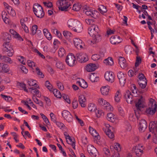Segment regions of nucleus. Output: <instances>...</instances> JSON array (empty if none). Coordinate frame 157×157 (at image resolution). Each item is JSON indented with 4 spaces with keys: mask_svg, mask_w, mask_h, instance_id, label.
<instances>
[{
    "mask_svg": "<svg viewBox=\"0 0 157 157\" xmlns=\"http://www.w3.org/2000/svg\"><path fill=\"white\" fill-rule=\"evenodd\" d=\"M98 103L99 105L102 106H107L109 103L107 102L102 98H99L98 100Z\"/></svg>",
    "mask_w": 157,
    "mask_h": 157,
    "instance_id": "nucleus-28",
    "label": "nucleus"
},
{
    "mask_svg": "<svg viewBox=\"0 0 157 157\" xmlns=\"http://www.w3.org/2000/svg\"><path fill=\"white\" fill-rule=\"evenodd\" d=\"M117 77L119 79L120 83L124 82L125 79L124 75L121 72L118 73Z\"/></svg>",
    "mask_w": 157,
    "mask_h": 157,
    "instance_id": "nucleus-31",
    "label": "nucleus"
},
{
    "mask_svg": "<svg viewBox=\"0 0 157 157\" xmlns=\"http://www.w3.org/2000/svg\"><path fill=\"white\" fill-rule=\"evenodd\" d=\"M63 34L66 38H67L68 36H71V33L68 31H64L63 33Z\"/></svg>",
    "mask_w": 157,
    "mask_h": 157,
    "instance_id": "nucleus-59",
    "label": "nucleus"
},
{
    "mask_svg": "<svg viewBox=\"0 0 157 157\" xmlns=\"http://www.w3.org/2000/svg\"><path fill=\"white\" fill-rule=\"evenodd\" d=\"M141 59L140 57L138 56L136 57L135 66L136 67L138 66L139 64L141 63Z\"/></svg>",
    "mask_w": 157,
    "mask_h": 157,
    "instance_id": "nucleus-58",
    "label": "nucleus"
},
{
    "mask_svg": "<svg viewBox=\"0 0 157 157\" xmlns=\"http://www.w3.org/2000/svg\"><path fill=\"white\" fill-rule=\"evenodd\" d=\"M67 24L68 27L76 32H80L82 29V27L81 23L77 20L70 19L68 20Z\"/></svg>",
    "mask_w": 157,
    "mask_h": 157,
    "instance_id": "nucleus-1",
    "label": "nucleus"
},
{
    "mask_svg": "<svg viewBox=\"0 0 157 157\" xmlns=\"http://www.w3.org/2000/svg\"><path fill=\"white\" fill-rule=\"evenodd\" d=\"M2 18L4 22L10 25L13 24V22L10 19L9 15L5 11H3L2 12Z\"/></svg>",
    "mask_w": 157,
    "mask_h": 157,
    "instance_id": "nucleus-13",
    "label": "nucleus"
},
{
    "mask_svg": "<svg viewBox=\"0 0 157 157\" xmlns=\"http://www.w3.org/2000/svg\"><path fill=\"white\" fill-rule=\"evenodd\" d=\"M77 60L80 63L85 62L88 61V57L84 53H80L76 54Z\"/></svg>",
    "mask_w": 157,
    "mask_h": 157,
    "instance_id": "nucleus-12",
    "label": "nucleus"
},
{
    "mask_svg": "<svg viewBox=\"0 0 157 157\" xmlns=\"http://www.w3.org/2000/svg\"><path fill=\"white\" fill-rule=\"evenodd\" d=\"M63 117L68 122L71 121L72 120V117L70 113L68 111L64 110L62 113Z\"/></svg>",
    "mask_w": 157,
    "mask_h": 157,
    "instance_id": "nucleus-17",
    "label": "nucleus"
},
{
    "mask_svg": "<svg viewBox=\"0 0 157 157\" xmlns=\"http://www.w3.org/2000/svg\"><path fill=\"white\" fill-rule=\"evenodd\" d=\"M75 46L78 48H82L83 45L82 41L80 39L75 38L73 40Z\"/></svg>",
    "mask_w": 157,
    "mask_h": 157,
    "instance_id": "nucleus-21",
    "label": "nucleus"
},
{
    "mask_svg": "<svg viewBox=\"0 0 157 157\" xmlns=\"http://www.w3.org/2000/svg\"><path fill=\"white\" fill-rule=\"evenodd\" d=\"M30 89L32 90L31 93H33V96H35V95L38 94L39 93V90L36 88L34 87H31Z\"/></svg>",
    "mask_w": 157,
    "mask_h": 157,
    "instance_id": "nucleus-51",
    "label": "nucleus"
},
{
    "mask_svg": "<svg viewBox=\"0 0 157 157\" xmlns=\"http://www.w3.org/2000/svg\"><path fill=\"white\" fill-rule=\"evenodd\" d=\"M88 109V110L91 112H95L97 109L96 106L93 103H90L89 105Z\"/></svg>",
    "mask_w": 157,
    "mask_h": 157,
    "instance_id": "nucleus-36",
    "label": "nucleus"
},
{
    "mask_svg": "<svg viewBox=\"0 0 157 157\" xmlns=\"http://www.w3.org/2000/svg\"><path fill=\"white\" fill-rule=\"evenodd\" d=\"M101 56L99 54H94L91 57L92 59L94 61H97L99 59Z\"/></svg>",
    "mask_w": 157,
    "mask_h": 157,
    "instance_id": "nucleus-54",
    "label": "nucleus"
},
{
    "mask_svg": "<svg viewBox=\"0 0 157 157\" xmlns=\"http://www.w3.org/2000/svg\"><path fill=\"white\" fill-rule=\"evenodd\" d=\"M113 128V127L108 124H105L103 128V130L106 135L109 138L111 139H113L115 136L113 132L111 131V129Z\"/></svg>",
    "mask_w": 157,
    "mask_h": 157,
    "instance_id": "nucleus-4",
    "label": "nucleus"
},
{
    "mask_svg": "<svg viewBox=\"0 0 157 157\" xmlns=\"http://www.w3.org/2000/svg\"><path fill=\"white\" fill-rule=\"evenodd\" d=\"M101 94L104 95H107L109 93V87L108 86H102L100 89Z\"/></svg>",
    "mask_w": 157,
    "mask_h": 157,
    "instance_id": "nucleus-27",
    "label": "nucleus"
},
{
    "mask_svg": "<svg viewBox=\"0 0 157 157\" xmlns=\"http://www.w3.org/2000/svg\"><path fill=\"white\" fill-rule=\"evenodd\" d=\"M3 4L5 9L6 10L9 14L12 16L15 15V11L11 6L6 2H4Z\"/></svg>",
    "mask_w": 157,
    "mask_h": 157,
    "instance_id": "nucleus-16",
    "label": "nucleus"
},
{
    "mask_svg": "<svg viewBox=\"0 0 157 157\" xmlns=\"http://www.w3.org/2000/svg\"><path fill=\"white\" fill-rule=\"evenodd\" d=\"M114 148L117 152H118L121 150V146L120 144L118 143H115L114 144Z\"/></svg>",
    "mask_w": 157,
    "mask_h": 157,
    "instance_id": "nucleus-55",
    "label": "nucleus"
},
{
    "mask_svg": "<svg viewBox=\"0 0 157 157\" xmlns=\"http://www.w3.org/2000/svg\"><path fill=\"white\" fill-rule=\"evenodd\" d=\"M33 101L36 104L39 105L40 106H43V102L38 99L35 96H33Z\"/></svg>",
    "mask_w": 157,
    "mask_h": 157,
    "instance_id": "nucleus-41",
    "label": "nucleus"
},
{
    "mask_svg": "<svg viewBox=\"0 0 157 157\" xmlns=\"http://www.w3.org/2000/svg\"><path fill=\"white\" fill-rule=\"evenodd\" d=\"M104 63L106 65H112L113 64V59L111 57H109L106 59H105Z\"/></svg>",
    "mask_w": 157,
    "mask_h": 157,
    "instance_id": "nucleus-38",
    "label": "nucleus"
},
{
    "mask_svg": "<svg viewBox=\"0 0 157 157\" xmlns=\"http://www.w3.org/2000/svg\"><path fill=\"white\" fill-rule=\"evenodd\" d=\"M85 13L87 16H91L92 17L96 18L97 17V14H98V13L97 11H92L90 10H86L85 11Z\"/></svg>",
    "mask_w": 157,
    "mask_h": 157,
    "instance_id": "nucleus-24",
    "label": "nucleus"
},
{
    "mask_svg": "<svg viewBox=\"0 0 157 157\" xmlns=\"http://www.w3.org/2000/svg\"><path fill=\"white\" fill-rule=\"evenodd\" d=\"M19 86L22 88L25 91L28 92V90L26 88L25 84L24 83H19Z\"/></svg>",
    "mask_w": 157,
    "mask_h": 157,
    "instance_id": "nucleus-63",
    "label": "nucleus"
},
{
    "mask_svg": "<svg viewBox=\"0 0 157 157\" xmlns=\"http://www.w3.org/2000/svg\"><path fill=\"white\" fill-rule=\"evenodd\" d=\"M9 32L13 35L14 36V37L18 38H21L20 35L17 32L13 29H10Z\"/></svg>",
    "mask_w": 157,
    "mask_h": 157,
    "instance_id": "nucleus-39",
    "label": "nucleus"
},
{
    "mask_svg": "<svg viewBox=\"0 0 157 157\" xmlns=\"http://www.w3.org/2000/svg\"><path fill=\"white\" fill-rule=\"evenodd\" d=\"M2 50L3 52H7V54L9 56H12L13 54L14 50L9 42H5L3 44Z\"/></svg>",
    "mask_w": 157,
    "mask_h": 157,
    "instance_id": "nucleus-3",
    "label": "nucleus"
},
{
    "mask_svg": "<svg viewBox=\"0 0 157 157\" xmlns=\"http://www.w3.org/2000/svg\"><path fill=\"white\" fill-rule=\"evenodd\" d=\"M77 84L83 88H86L87 87L88 85L87 82L83 79H81L77 82Z\"/></svg>",
    "mask_w": 157,
    "mask_h": 157,
    "instance_id": "nucleus-29",
    "label": "nucleus"
},
{
    "mask_svg": "<svg viewBox=\"0 0 157 157\" xmlns=\"http://www.w3.org/2000/svg\"><path fill=\"white\" fill-rule=\"evenodd\" d=\"M62 98L68 104H70L71 103V101L69 99V97L68 96L65 94H63L62 95Z\"/></svg>",
    "mask_w": 157,
    "mask_h": 157,
    "instance_id": "nucleus-56",
    "label": "nucleus"
},
{
    "mask_svg": "<svg viewBox=\"0 0 157 157\" xmlns=\"http://www.w3.org/2000/svg\"><path fill=\"white\" fill-rule=\"evenodd\" d=\"M92 37L93 38L91 42L93 44L98 42L101 40V37L98 34Z\"/></svg>",
    "mask_w": 157,
    "mask_h": 157,
    "instance_id": "nucleus-34",
    "label": "nucleus"
},
{
    "mask_svg": "<svg viewBox=\"0 0 157 157\" xmlns=\"http://www.w3.org/2000/svg\"><path fill=\"white\" fill-rule=\"evenodd\" d=\"M139 130L140 132H144L147 127L146 121L144 119H141L140 121L139 124Z\"/></svg>",
    "mask_w": 157,
    "mask_h": 157,
    "instance_id": "nucleus-15",
    "label": "nucleus"
},
{
    "mask_svg": "<svg viewBox=\"0 0 157 157\" xmlns=\"http://www.w3.org/2000/svg\"><path fill=\"white\" fill-rule=\"evenodd\" d=\"M57 4L59 6V9L61 11H66L67 9L70 6L69 2L66 0H60L58 1Z\"/></svg>",
    "mask_w": 157,
    "mask_h": 157,
    "instance_id": "nucleus-6",
    "label": "nucleus"
},
{
    "mask_svg": "<svg viewBox=\"0 0 157 157\" xmlns=\"http://www.w3.org/2000/svg\"><path fill=\"white\" fill-rule=\"evenodd\" d=\"M53 93L55 96L58 98H60L62 97V95L60 91L57 89H55L53 90Z\"/></svg>",
    "mask_w": 157,
    "mask_h": 157,
    "instance_id": "nucleus-43",
    "label": "nucleus"
},
{
    "mask_svg": "<svg viewBox=\"0 0 157 157\" xmlns=\"http://www.w3.org/2000/svg\"><path fill=\"white\" fill-rule=\"evenodd\" d=\"M56 66L58 68L63 70L64 68V66L62 63L58 62L56 63Z\"/></svg>",
    "mask_w": 157,
    "mask_h": 157,
    "instance_id": "nucleus-57",
    "label": "nucleus"
},
{
    "mask_svg": "<svg viewBox=\"0 0 157 157\" xmlns=\"http://www.w3.org/2000/svg\"><path fill=\"white\" fill-rule=\"evenodd\" d=\"M27 63L28 66L32 68H33V67H35L36 65L35 63L34 62L30 60H27Z\"/></svg>",
    "mask_w": 157,
    "mask_h": 157,
    "instance_id": "nucleus-53",
    "label": "nucleus"
},
{
    "mask_svg": "<svg viewBox=\"0 0 157 157\" xmlns=\"http://www.w3.org/2000/svg\"><path fill=\"white\" fill-rule=\"evenodd\" d=\"M57 85L59 89L63 90L64 89V87L63 84L59 82H57Z\"/></svg>",
    "mask_w": 157,
    "mask_h": 157,
    "instance_id": "nucleus-62",
    "label": "nucleus"
},
{
    "mask_svg": "<svg viewBox=\"0 0 157 157\" xmlns=\"http://www.w3.org/2000/svg\"><path fill=\"white\" fill-rule=\"evenodd\" d=\"M81 7V4L79 3H76L73 5V10L77 11H79Z\"/></svg>",
    "mask_w": 157,
    "mask_h": 157,
    "instance_id": "nucleus-40",
    "label": "nucleus"
},
{
    "mask_svg": "<svg viewBox=\"0 0 157 157\" xmlns=\"http://www.w3.org/2000/svg\"><path fill=\"white\" fill-rule=\"evenodd\" d=\"M107 119L111 122H114L116 119L114 114L112 113H110L107 114Z\"/></svg>",
    "mask_w": 157,
    "mask_h": 157,
    "instance_id": "nucleus-35",
    "label": "nucleus"
},
{
    "mask_svg": "<svg viewBox=\"0 0 157 157\" xmlns=\"http://www.w3.org/2000/svg\"><path fill=\"white\" fill-rule=\"evenodd\" d=\"M28 84L30 86H35L36 87H37V84L36 83L35 80L33 79H30L28 81Z\"/></svg>",
    "mask_w": 157,
    "mask_h": 157,
    "instance_id": "nucleus-47",
    "label": "nucleus"
},
{
    "mask_svg": "<svg viewBox=\"0 0 157 157\" xmlns=\"http://www.w3.org/2000/svg\"><path fill=\"white\" fill-rule=\"evenodd\" d=\"M78 101L82 107H85L86 106V97L83 95H81L79 97Z\"/></svg>",
    "mask_w": 157,
    "mask_h": 157,
    "instance_id": "nucleus-22",
    "label": "nucleus"
},
{
    "mask_svg": "<svg viewBox=\"0 0 157 157\" xmlns=\"http://www.w3.org/2000/svg\"><path fill=\"white\" fill-rule=\"evenodd\" d=\"M66 62L68 65L71 67L75 65L76 63L75 56L72 53H69L67 56L66 59Z\"/></svg>",
    "mask_w": 157,
    "mask_h": 157,
    "instance_id": "nucleus-5",
    "label": "nucleus"
},
{
    "mask_svg": "<svg viewBox=\"0 0 157 157\" xmlns=\"http://www.w3.org/2000/svg\"><path fill=\"white\" fill-rule=\"evenodd\" d=\"M156 121H151L149 124V128L150 131H152V130L154 129L157 126L156 124Z\"/></svg>",
    "mask_w": 157,
    "mask_h": 157,
    "instance_id": "nucleus-44",
    "label": "nucleus"
},
{
    "mask_svg": "<svg viewBox=\"0 0 157 157\" xmlns=\"http://www.w3.org/2000/svg\"><path fill=\"white\" fill-rule=\"evenodd\" d=\"M89 132L94 137L98 139L100 138L98 133L96 130L91 126L89 127Z\"/></svg>",
    "mask_w": 157,
    "mask_h": 157,
    "instance_id": "nucleus-25",
    "label": "nucleus"
},
{
    "mask_svg": "<svg viewBox=\"0 0 157 157\" xmlns=\"http://www.w3.org/2000/svg\"><path fill=\"white\" fill-rule=\"evenodd\" d=\"M97 68L96 65L94 63H90L86 66L85 70L88 72L94 71Z\"/></svg>",
    "mask_w": 157,
    "mask_h": 157,
    "instance_id": "nucleus-20",
    "label": "nucleus"
},
{
    "mask_svg": "<svg viewBox=\"0 0 157 157\" xmlns=\"http://www.w3.org/2000/svg\"><path fill=\"white\" fill-rule=\"evenodd\" d=\"M122 39L117 35L112 36L110 38V42L113 44H116L121 43Z\"/></svg>",
    "mask_w": 157,
    "mask_h": 157,
    "instance_id": "nucleus-10",
    "label": "nucleus"
},
{
    "mask_svg": "<svg viewBox=\"0 0 157 157\" xmlns=\"http://www.w3.org/2000/svg\"><path fill=\"white\" fill-rule=\"evenodd\" d=\"M98 10L102 14L106 13L107 11L106 7L103 5H101Z\"/></svg>",
    "mask_w": 157,
    "mask_h": 157,
    "instance_id": "nucleus-37",
    "label": "nucleus"
},
{
    "mask_svg": "<svg viewBox=\"0 0 157 157\" xmlns=\"http://www.w3.org/2000/svg\"><path fill=\"white\" fill-rule=\"evenodd\" d=\"M65 54V51L63 48H60L58 51V55L61 57L64 56Z\"/></svg>",
    "mask_w": 157,
    "mask_h": 157,
    "instance_id": "nucleus-46",
    "label": "nucleus"
},
{
    "mask_svg": "<svg viewBox=\"0 0 157 157\" xmlns=\"http://www.w3.org/2000/svg\"><path fill=\"white\" fill-rule=\"evenodd\" d=\"M121 95L119 90H118L115 94V100L117 102H118L120 100Z\"/></svg>",
    "mask_w": 157,
    "mask_h": 157,
    "instance_id": "nucleus-42",
    "label": "nucleus"
},
{
    "mask_svg": "<svg viewBox=\"0 0 157 157\" xmlns=\"http://www.w3.org/2000/svg\"><path fill=\"white\" fill-rule=\"evenodd\" d=\"M45 86L50 90L52 91L53 89V86L48 81H46L45 83Z\"/></svg>",
    "mask_w": 157,
    "mask_h": 157,
    "instance_id": "nucleus-50",
    "label": "nucleus"
},
{
    "mask_svg": "<svg viewBox=\"0 0 157 157\" xmlns=\"http://www.w3.org/2000/svg\"><path fill=\"white\" fill-rule=\"evenodd\" d=\"M147 80L146 79H145L144 80H138V84L140 86L142 89L145 88L147 84Z\"/></svg>",
    "mask_w": 157,
    "mask_h": 157,
    "instance_id": "nucleus-33",
    "label": "nucleus"
},
{
    "mask_svg": "<svg viewBox=\"0 0 157 157\" xmlns=\"http://www.w3.org/2000/svg\"><path fill=\"white\" fill-rule=\"evenodd\" d=\"M144 106L143 104V98L141 96L140 98L138 99V101L136 104V109L135 110V111L136 115L137 113H141V111L142 110V109L144 107Z\"/></svg>",
    "mask_w": 157,
    "mask_h": 157,
    "instance_id": "nucleus-8",
    "label": "nucleus"
},
{
    "mask_svg": "<svg viewBox=\"0 0 157 157\" xmlns=\"http://www.w3.org/2000/svg\"><path fill=\"white\" fill-rule=\"evenodd\" d=\"M68 137L66 139L67 142L69 144H71L73 148L75 149V140H72L71 136H68Z\"/></svg>",
    "mask_w": 157,
    "mask_h": 157,
    "instance_id": "nucleus-30",
    "label": "nucleus"
},
{
    "mask_svg": "<svg viewBox=\"0 0 157 157\" xmlns=\"http://www.w3.org/2000/svg\"><path fill=\"white\" fill-rule=\"evenodd\" d=\"M124 97L128 103H131L132 101V96L129 90H127L126 91Z\"/></svg>",
    "mask_w": 157,
    "mask_h": 157,
    "instance_id": "nucleus-23",
    "label": "nucleus"
},
{
    "mask_svg": "<svg viewBox=\"0 0 157 157\" xmlns=\"http://www.w3.org/2000/svg\"><path fill=\"white\" fill-rule=\"evenodd\" d=\"M33 11L35 15L38 18H42L44 16V12L42 7L38 4L33 5Z\"/></svg>",
    "mask_w": 157,
    "mask_h": 157,
    "instance_id": "nucleus-2",
    "label": "nucleus"
},
{
    "mask_svg": "<svg viewBox=\"0 0 157 157\" xmlns=\"http://www.w3.org/2000/svg\"><path fill=\"white\" fill-rule=\"evenodd\" d=\"M28 18L27 17H25L22 18L20 20V23L21 25L26 24V23L27 21Z\"/></svg>",
    "mask_w": 157,
    "mask_h": 157,
    "instance_id": "nucleus-60",
    "label": "nucleus"
},
{
    "mask_svg": "<svg viewBox=\"0 0 157 157\" xmlns=\"http://www.w3.org/2000/svg\"><path fill=\"white\" fill-rule=\"evenodd\" d=\"M87 151L90 154L94 157H96L98 153L96 149L92 145L88 146Z\"/></svg>",
    "mask_w": 157,
    "mask_h": 157,
    "instance_id": "nucleus-14",
    "label": "nucleus"
},
{
    "mask_svg": "<svg viewBox=\"0 0 157 157\" xmlns=\"http://www.w3.org/2000/svg\"><path fill=\"white\" fill-rule=\"evenodd\" d=\"M0 96L3 98L7 101H10L13 99L12 97L10 96L5 95L2 94H1Z\"/></svg>",
    "mask_w": 157,
    "mask_h": 157,
    "instance_id": "nucleus-48",
    "label": "nucleus"
},
{
    "mask_svg": "<svg viewBox=\"0 0 157 157\" xmlns=\"http://www.w3.org/2000/svg\"><path fill=\"white\" fill-rule=\"evenodd\" d=\"M105 78L106 80L112 82L114 81V75L113 73L111 71H107L105 73Z\"/></svg>",
    "mask_w": 157,
    "mask_h": 157,
    "instance_id": "nucleus-11",
    "label": "nucleus"
},
{
    "mask_svg": "<svg viewBox=\"0 0 157 157\" xmlns=\"http://www.w3.org/2000/svg\"><path fill=\"white\" fill-rule=\"evenodd\" d=\"M143 146L140 145H138L135 147L134 151L137 157H140L143 153Z\"/></svg>",
    "mask_w": 157,
    "mask_h": 157,
    "instance_id": "nucleus-18",
    "label": "nucleus"
},
{
    "mask_svg": "<svg viewBox=\"0 0 157 157\" xmlns=\"http://www.w3.org/2000/svg\"><path fill=\"white\" fill-rule=\"evenodd\" d=\"M90 80L93 82H95L96 81V79H98V78L96 77L94 75H90L89 78Z\"/></svg>",
    "mask_w": 157,
    "mask_h": 157,
    "instance_id": "nucleus-64",
    "label": "nucleus"
},
{
    "mask_svg": "<svg viewBox=\"0 0 157 157\" xmlns=\"http://www.w3.org/2000/svg\"><path fill=\"white\" fill-rule=\"evenodd\" d=\"M36 72L38 75H39L40 78H43L44 77V75L41 72L40 69L38 67L36 68Z\"/></svg>",
    "mask_w": 157,
    "mask_h": 157,
    "instance_id": "nucleus-52",
    "label": "nucleus"
},
{
    "mask_svg": "<svg viewBox=\"0 0 157 157\" xmlns=\"http://www.w3.org/2000/svg\"><path fill=\"white\" fill-rule=\"evenodd\" d=\"M40 115L45 123L47 125H50V123L47 117L43 113H40Z\"/></svg>",
    "mask_w": 157,
    "mask_h": 157,
    "instance_id": "nucleus-49",
    "label": "nucleus"
},
{
    "mask_svg": "<svg viewBox=\"0 0 157 157\" xmlns=\"http://www.w3.org/2000/svg\"><path fill=\"white\" fill-rule=\"evenodd\" d=\"M88 33L90 36H93L98 34L99 29L97 25H92L89 27Z\"/></svg>",
    "mask_w": 157,
    "mask_h": 157,
    "instance_id": "nucleus-9",
    "label": "nucleus"
},
{
    "mask_svg": "<svg viewBox=\"0 0 157 157\" xmlns=\"http://www.w3.org/2000/svg\"><path fill=\"white\" fill-rule=\"evenodd\" d=\"M119 63L122 68H125L127 66V64L126 60L123 57H119Z\"/></svg>",
    "mask_w": 157,
    "mask_h": 157,
    "instance_id": "nucleus-26",
    "label": "nucleus"
},
{
    "mask_svg": "<svg viewBox=\"0 0 157 157\" xmlns=\"http://www.w3.org/2000/svg\"><path fill=\"white\" fill-rule=\"evenodd\" d=\"M157 109V105L155 103L154 105L150 106L147 108L145 111V113L148 115H153L156 112Z\"/></svg>",
    "mask_w": 157,
    "mask_h": 157,
    "instance_id": "nucleus-7",
    "label": "nucleus"
},
{
    "mask_svg": "<svg viewBox=\"0 0 157 157\" xmlns=\"http://www.w3.org/2000/svg\"><path fill=\"white\" fill-rule=\"evenodd\" d=\"M10 70L9 66L4 63H0V73H6Z\"/></svg>",
    "mask_w": 157,
    "mask_h": 157,
    "instance_id": "nucleus-19",
    "label": "nucleus"
},
{
    "mask_svg": "<svg viewBox=\"0 0 157 157\" xmlns=\"http://www.w3.org/2000/svg\"><path fill=\"white\" fill-rule=\"evenodd\" d=\"M53 33L60 39H62V35L57 29H52Z\"/></svg>",
    "mask_w": 157,
    "mask_h": 157,
    "instance_id": "nucleus-45",
    "label": "nucleus"
},
{
    "mask_svg": "<svg viewBox=\"0 0 157 157\" xmlns=\"http://www.w3.org/2000/svg\"><path fill=\"white\" fill-rule=\"evenodd\" d=\"M43 33L44 35L48 40H51L52 39V36L47 29H44Z\"/></svg>",
    "mask_w": 157,
    "mask_h": 157,
    "instance_id": "nucleus-32",
    "label": "nucleus"
},
{
    "mask_svg": "<svg viewBox=\"0 0 157 157\" xmlns=\"http://www.w3.org/2000/svg\"><path fill=\"white\" fill-rule=\"evenodd\" d=\"M37 29L38 26L37 25H34L33 26L32 28V31L33 34L34 35L36 34Z\"/></svg>",
    "mask_w": 157,
    "mask_h": 157,
    "instance_id": "nucleus-61",
    "label": "nucleus"
}]
</instances>
